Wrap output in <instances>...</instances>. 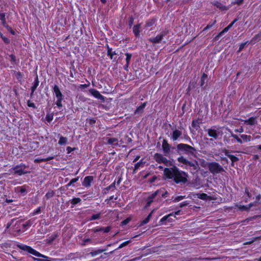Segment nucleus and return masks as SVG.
<instances>
[{
    "label": "nucleus",
    "instance_id": "nucleus-1",
    "mask_svg": "<svg viewBox=\"0 0 261 261\" xmlns=\"http://www.w3.org/2000/svg\"><path fill=\"white\" fill-rule=\"evenodd\" d=\"M164 175L167 178L173 179L176 184H185L188 181V174L179 170L176 167L165 168Z\"/></svg>",
    "mask_w": 261,
    "mask_h": 261
},
{
    "label": "nucleus",
    "instance_id": "nucleus-2",
    "mask_svg": "<svg viewBox=\"0 0 261 261\" xmlns=\"http://www.w3.org/2000/svg\"><path fill=\"white\" fill-rule=\"evenodd\" d=\"M177 161L179 162L190 167L191 173L192 174H194L195 173L197 172L200 169L199 164L196 160H194L193 162H190L181 156L177 159Z\"/></svg>",
    "mask_w": 261,
    "mask_h": 261
},
{
    "label": "nucleus",
    "instance_id": "nucleus-3",
    "mask_svg": "<svg viewBox=\"0 0 261 261\" xmlns=\"http://www.w3.org/2000/svg\"><path fill=\"white\" fill-rule=\"evenodd\" d=\"M176 148L179 153H185L188 155H193L196 151L194 147L184 143L178 144Z\"/></svg>",
    "mask_w": 261,
    "mask_h": 261
},
{
    "label": "nucleus",
    "instance_id": "nucleus-4",
    "mask_svg": "<svg viewBox=\"0 0 261 261\" xmlns=\"http://www.w3.org/2000/svg\"><path fill=\"white\" fill-rule=\"evenodd\" d=\"M207 166L210 172L213 174H217L224 171L223 167L217 162L209 163Z\"/></svg>",
    "mask_w": 261,
    "mask_h": 261
},
{
    "label": "nucleus",
    "instance_id": "nucleus-5",
    "mask_svg": "<svg viewBox=\"0 0 261 261\" xmlns=\"http://www.w3.org/2000/svg\"><path fill=\"white\" fill-rule=\"evenodd\" d=\"M206 131L208 136L213 138L215 140H218L219 136H221L223 134L222 131L220 130L219 128L216 129V126H213L210 128H208Z\"/></svg>",
    "mask_w": 261,
    "mask_h": 261
},
{
    "label": "nucleus",
    "instance_id": "nucleus-6",
    "mask_svg": "<svg viewBox=\"0 0 261 261\" xmlns=\"http://www.w3.org/2000/svg\"><path fill=\"white\" fill-rule=\"evenodd\" d=\"M53 92L57 99L56 104L58 107L61 108L62 107V101L63 99V95L62 94L58 85H55L53 87Z\"/></svg>",
    "mask_w": 261,
    "mask_h": 261
},
{
    "label": "nucleus",
    "instance_id": "nucleus-7",
    "mask_svg": "<svg viewBox=\"0 0 261 261\" xmlns=\"http://www.w3.org/2000/svg\"><path fill=\"white\" fill-rule=\"evenodd\" d=\"M18 247L21 250L26 251L36 256L42 257L44 258H48V257L40 253L30 246L24 245H18Z\"/></svg>",
    "mask_w": 261,
    "mask_h": 261
},
{
    "label": "nucleus",
    "instance_id": "nucleus-8",
    "mask_svg": "<svg viewBox=\"0 0 261 261\" xmlns=\"http://www.w3.org/2000/svg\"><path fill=\"white\" fill-rule=\"evenodd\" d=\"M153 159L157 163L159 164L163 163L166 166H168L171 164V161L164 157L163 154L159 153H155L154 154Z\"/></svg>",
    "mask_w": 261,
    "mask_h": 261
},
{
    "label": "nucleus",
    "instance_id": "nucleus-9",
    "mask_svg": "<svg viewBox=\"0 0 261 261\" xmlns=\"http://www.w3.org/2000/svg\"><path fill=\"white\" fill-rule=\"evenodd\" d=\"M27 166L24 164H21L13 167L12 169L14 171V174L18 175H22L28 173V172L24 171V169Z\"/></svg>",
    "mask_w": 261,
    "mask_h": 261
},
{
    "label": "nucleus",
    "instance_id": "nucleus-10",
    "mask_svg": "<svg viewBox=\"0 0 261 261\" xmlns=\"http://www.w3.org/2000/svg\"><path fill=\"white\" fill-rule=\"evenodd\" d=\"M167 33L166 32H162L160 34L157 35L156 37L149 38L148 39V41L152 43H160L163 39L164 37H165Z\"/></svg>",
    "mask_w": 261,
    "mask_h": 261
},
{
    "label": "nucleus",
    "instance_id": "nucleus-11",
    "mask_svg": "<svg viewBox=\"0 0 261 261\" xmlns=\"http://www.w3.org/2000/svg\"><path fill=\"white\" fill-rule=\"evenodd\" d=\"M162 148L164 154L165 155H168L170 153V146L168 144L167 141L165 139H164L163 141Z\"/></svg>",
    "mask_w": 261,
    "mask_h": 261
},
{
    "label": "nucleus",
    "instance_id": "nucleus-12",
    "mask_svg": "<svg viewBox=\"0 0 261 261\" xmlns=\"http://www.w3.org/2000/svg\"><path fill=\"white\" fill-rule=\"evenodd\" d=\"M90 93L95 98L102 101L105 100V97L102 96L98 91L95 89H90L89 90Z\"/></svg>",
    "mask_w": 261,
    "mask_h": 261
},
{
    "label": "nucleus",
    "instance_id": "nucleus-13",
    "mask_svg": "<svg viewBox=\"0 0 261 261\" xmlns=\"http://www.w3.org/2000/svg\"><path fill=\"white\" fill-rule=\"evenodd\" d=\"M161 193V190H157L153 193H152L149 197L147 199L146 206H149L151 202L153 201V199L159 194Z\"/></svg>",
    "mask_w": 261,
    "mask_h": 261
},
{
    "label": "nucleus",
    "instance_id": "nucleus-14",
    "mask_svg": "<svg viewBox=\"0 0 261 261\" xmlns=\"http://www.w3.org/2000/svg\"><path fill=\"white\" fill-rule=\"evenodd\" d=\"M181 131L178 129H175L172 132L171 134V139L173 141H175L177 140L181 136Z\"/></svg>",
    "mask_w": 261,
    "mask_h": 261
},
{
    "label": "nucleus",
    "instance_id": "nucleus-15",
    "mask_svg": "<svg viewBox=\"0 0 261 261\" xmlns=\"http://www.w3.org/2000/svg\"><path fill=\"white\" fill-rule=\"evenodd\" d=\"M213 5L215 6L221 11H227L229 9V6H225L219 2H214L212 3Z\"/></svg>",
    "mask_w": 261,
    "mask_h": 261
},
{
    "label": "nucleus",
    "instance_id": "nucleus-16",
    "mask_svg": "<svg viewBox=\"0 0 261 261\" xmlns=\"http://www.w3.org/2000/svg\"><path fill=\"white\" fill-rule=\"evenodd\" d=\"M242 121L244 122V124L250 125H254L257 123L256 118L253 117H251L248 119L242 120Z\"/></svg>",
    "mask_w": 261,
    "mask_h": 261
},
{
    "label": "nucleus",
    "instance_id": "nucleus-17",
    "mask_svg": "<svg viewBox=\"0 0 261 261\" xmlns=\"http://www.w3.org/2000/svg\"><path fill=\"white\" fill-rule=\"evenodd\" d=\"M93 180V177L92 176H88L85 177L83 185L86 187H88L90 186L91 181Z\"/></svg>",
    "mask_w": 261,
    "mask_h": 261
},
{
    "label": "nucleus",
    "instance_id": "nucleus-18",
    "mask_svg": "<svg viewBox=\"0 0 261 261\" xmlns=\"http://www.w3.org/2000/svg\"><path fill=\"white\" fill-rule=\"evenodd\" d=\"M146 102H144L143 103L141 106H140L139 107H138L136 110H135V112H134V114L135 115L136 114H142L143 112V110L145 108V107H146Z\"/></svg>",
    "mask_w": 261,
    "mask_h": 261
},
{
    "label": "nucleus",
    "instance_id": "nucleus-19",
    "mask_svg": "<svg viewBox=\"0 0 261 261\" xmlns=\"http://www.w3.org/2000/svg\"><path fill=\"white\" fill-rule=\"evenodd\" d=\"M107 141V143L111 145H113L115 146H117L118 145V139L115 138H108L106 139Z\"/></svg>",
    "mask_w": 261,
    "mask_h": 261
},
{
    "label": "nucleus",
    "instance_id": "nucleus-20",
    "mask_svg": "<svg viewBox=\"0 0 261 261\" xmlns=\"http://www.w3.org/2000/svg\"><path fill=\"white\" fill-rule=\"evenodd\" d=\"M141 24H138L137 25H135L133 27V33H134L136 37H139L140 36V28Z\"/></svg>",
    "mask_w": 261,
    "mask_h": 261
},
{
    "label": "nucleus",
    "instance_id": "nucleus-21",
    "mask_svg": "<svg viewBox=\"0 0 261 261\" xmlns=\"http://www.w3.org/2000/svg\"><path fill=\"white\" fill-rule=\"evenodd\" d=\"M106 250V249H98V250H93L90 253V254L92 256H96V255L97 254H99L101 253H102L104 251H105Z\"/></svg>",
    "mask_w": 261,
    "mask_h": 261
},
{
    "label": "nucleus",
    "instance_id": "nucleus-22",
    "mask_svg": "<svg viewBox=\"0 0 261 261\" xmlns=\"http://www.w3.org/2000/svg\"><path fill=\"white\" fill-rule=\"evenodd\" d=\"M227 130H228L230 132V133L231 134V136L233 137L234 139H236L238 143L240 144L243 143L242 140L241 138H240L237 135L233 134L231 132V131L228 128H227Z\"/></svg>",
    "mask_w": 261,
    "mask_h": 261
},
{
    "label": "nucleus",
    "instance_id": "nucleus-23",
    "mask_svg": "<svg viewBox=\"0 0 261 261\" xmlns=\"http://www.w3.org/2000/svg\"><path fill=\"white\" fill-rule=\"evenodd\" d=\"M207 75L205 73H203L201 77L200 86L203 87L205 83L207 82Z\"/></svg>",
    "mask_w": 261,
    "mask_h": 261
},
{
    "label": "nucleus",
    "instance_id": "nucleus-24",
    "mask_svg": "<svg viewBox=\"0 0 261 261\" xmlns=\"http://www.w3.org/2000/svg\"><path fill=\"white\" fill-rule=\"evenodd\" d=\"M260 39H261V31L259 33H258L257 34L255 35L254 37L252 38V39H251V42L255 43L256 42L259 41Z\"/></svg>",
    "mask_w": 261,
    "mask_h": 261
},
{
    "label": "nucleus",
    "instance_id": "nucleus-25",
    "mask_svg": "<svg viewBox=\"0 0 261 261\" xmlns=\"http://www.w3.org/2000/svg\"><path fill=\"white\" fill-rule=\"evenodd\" d=\"M115 188V181H114L113 183H112L111 185L107 187L106 188L104 189L103 190V193L104 194H107L108 191L112 189H114Z\"/></svg>",
    "mask_w": 261,
    "mask_h": 261
},
{
    "label": "nucleus",
    "instance_id": "nucleus-26",
    "mask_svg": "<svg viewBox=\"0 0 261 261\" xmlns=\"http://www.w3.org/2000/svg\"><path fill=\"white\" fill-rule=\"evenodd\" d=\"M39 83V82L38 77L37 76L35 79L34 85L31 87V91H33V92H34L36 90L37 87L38 86Z\"/></svg>",
    "mask_w": 261,
    "mask_h": 261
},
{
    "label": "nucleus",
    "instance_id": "nucleus-27",
    "mask_svg": "<svg viewBox=\"0 0 261 261\" xmlns=\"http://www.w3.org/2000/svg\"><path fill=\"white\" fill-rule=\"evenodd\" d=\"M67 139L66 137L61 136L60 137V140L59 141V144L62 145H65L67 143Z\"/></svg>",
    "mask_w": 261,
    "mask_h": 261
},
{
    "label": "nucleus",
    "instance_id": "nucleus-28",
    "mask_svg": "<svg viewBox=\"0 0 261 261\" xmlns=\"http://www.w3.org/2000/svg\"><path fill=\"white\" fill-rule=\"evenodd\" d=\"M238 19H239L237 18L234 19L230 24L223 29V32H227L232 27L233 24L238 20Z\"/></svg>",
    "mask_w": 261,
    "mask_h": 261
},
{
    "label": "nucleus",
    "instance_id": "nucleus-29",
    "mask_svg": "<svg viewBox=\"0 0 261 261\" xmlns=\"http://www.w3.org/2000/svg\"><path fill=\"white\" fill-rule=\"evenodd\" d=\"M241 137L243 142H249L251 140V136L247 135H241Z\"/></svg>",
    "mask_w": 261,
    "mask_h": 261
},
{
    "label": "nucleus",
    "instance_id": "nucleus-30",
    "mask_svg": "<svg viewBox=\"0 0 261 261\" xmlns=\"http://www.w3.org/2000/svg\"><path fill=\"white\" fill-rule=\"evenodd\" d=\"M55 194V192L54 191L50 190L47 192L45 194V197L46 199H49V198L53 197Z\"/></svg>",
    "mask_w": 261,
    "mask_h": 261
},
{
    "label": "nucleus",
    "instance_id": "nucleus-31",
    "mask_svg": "<svg viewBox=\"0 0 261 261\" xmlns=\"http://www.w3.org/2000/svg\"><path fill=\"white\" fill-rule=\"evenodd\" d=\"M107 54L108 56H110L111 59H112L113 56L116 55V53L115 51L113 52L112 48L108 46Z\"/></svg>",
    "mask_w": 261,
    "mask_h": 261
},
{
    "label": "nucleus",
    "instance_id": "nucleus-32",
    "mask_svg": "<svg viewBox=\"0 0 261 261\" xmlns=\"http://www.w3.org/2000/svg\"><path fill=\"white\" fill-rule=\"evenodd\" d=\"M152 212H151V213L148 215V216H147V217H146L144 220H143L141 222V225H144V224H145L149 222V220H150V219L151 216V215H152Z\"/></svg>",
    "mask_w": 261,
    "mask_h": 261
},
{
    "label": "nucleus",
    "instance_id": "nucleus-33",
    "mask_svg": "<svg viewBox=\"0 0 261 261\" xmlns=\"http://www.w3.org/2000/svg\"><path fill=\"white\" fill-rule=\"evenodd\" d=\"M155 19H152L149 20L146 23L145 26L146 27H150L152 26L155 23Z\"/></svg>",
    "mask_w": 261,
    "mask_h": 261
},
{
    "label": "nucleus",
    "instance_id": "nucleus-34",
    "mask_svg": "<svg viewBox=\"0 0 261 261\" xmlns=\"http://www.w3.org/2000/svg\"><path fill=\"white\" fill-rule=\"evenodd\" d=\"M126 65H125V68L126 67H128L129 64V61L130 60V59H131V57H132V55L130 54H128V53H126Z\"/></svg>",
    "mask_w": 261,
    "mask_h": 261
},
{
    "label": "nucleus",
    "instance_id": "nucleus-35",
    "mask_svg": "<svg viewBox=\"0 0 261 261\" xmlns=\"http://www.w3.org/2000/svg\"><path fill=\"white\" fill-rule=\"evenodd\" d=\"M200 122L198 120H193L192 123V126L197 129L199 126Z\"/></svg>",
    "mask_w": 261,
    "mask_h": 261
},
{
    "label": "nucleus",
    "instance_id": "nucleus-36",
    "mask_svg": "<svg viewBox=\"0 0 261 261\" xmlns=\"http://www.w3.org/2000/svg\"><path fill=\"white\" fill-rule=\"evenodd\" d=\"M229 158L231 160V161L232 162L231 165L232 166L234 165H233L234 162H236L239 161V159L237 156H236L233 155H232V154L231 155H229Z\"/></svg>",
    "mask_w": 261,
    "mask_h": 261
},
{
    "label": "nucleus",
    "instance_id": "nucleus-37",
    "mask_svg": "<svg viewBox=\"0 0 261 261\" xmlns=\"http://www.w3.org/2000/svg\"><path fill=\"white\" fill-rule=\"evenodd\" d=\"M216 20H215L213 23H210L205 28H204L202 31H205L210 29L216 23Z\"/></svg>",
    "mask_w": 261,
    "mask_h": 261
},
{
    "label": "nucleus",
    "instance_id": "nucleus-38",
    "mask_svg": "<svg viewBox=\"0 0 261 261\" xmlns=\"http://www.w3.org/2000/svg\"><path fill=\"white\" fill-rule=\"evenodd\" d=\"M208 197V196L206 194L202 193L198 195V198L202 200H206Z\"/></svg>",
    "mask_w": 261,
    "mask_h": 261
},
{
    "label": "nucleus",
    "instance_id": "nucleus-39",
    "mask_svg": "<svg viewBox=\"0 0 261 261\" xmlns=\"http://www.w3.org/2000/svg\"><path fill=\"white\" fill-rule=\"evenodd\" d=\"M81 201V199L80 198H73L71 201V203L75 205L79 203Z\"/></svg>",
    "mask_w": 261,
    "mask_h": 261
},
{
    "label": "nucleus",
    "instance_id": "nucleus-40",
    "mask_svg": "<svg viewBox=\"0 0 261 261\" xmlns=\"http://www.w3.org/2000/svg\"><path fill=\"white\" fill-rule=\"evenodd\" d=\"M53 118H54L53 114H47V115L46 116V120L48 122H50L53 120Z\"/></svg>",
    "mask_w": 261,
    "mask_h": 261
},
{
    "label": "nucleus",
    "instance_id": "nucleus-41",
    "mask_svg": "<svg viewBox=\"0 0 261 261\" xmlns=\"http://www.w3.org/2000/svg\"><path fill=\"white\" fill-rule=\"evenodd\" d=\"M173 213H171V214H169V215H168L167 216H165L163 217L161 219L160 222H163L166 221L169 217H170L171 216H173Z\"/></svg>",
    "mask_w": 261,
    "mask_h": 261
},
{
    "label": "nucleus",
    "instance_id": "nucleus-42",
    "mask_svg": "<svg viewBox=\"0 0 261 261\" xmlns=\"http://www.w3.org/2000/svg\"><path fill=\"white\" fill-rule=\"evenodd\" d=\"M185 198V196H177V197H176L174 199H173V201L174 202H178L181 200H182L183 199H184Z\"/></svg>",
    "mask_w": 261,
    "mask_h": 261
},
{
    "label": "nucleus",
    "instance_id": "nucleus-43",
    "mask_svg": "<svg viewBox=\"0 0 261 261\" xmlns=\"http://www.w3.org/2000/svg\"><path fill=\"white\" fill-rule=\"evenodd\" d=\"M79 180V177L72 179L70 182L67 185V186H70Z\"/></svg>",
    "mask_w": 261,
    "mask_h": 261
},
{
    "label": "nucleus",
    "instance_id": "nucleus-44",
    "mask_svg": "<svg viewBox=\"0 0 261 261\" xmlns=\"http://www.w3.org/2000/svg\"><path fill=\"white\" fill-rule=\"evenodd\" d=\"M129 243H130V241H125V242L122 243V244H121L119 245V246L118 247L117 249H121V248H123V247L127 245Z\"/></svg>",
    "mask_w": 261,
    "mask_h": 261
},
{
    "label": "nucleus",
    "instance_id": "nucleus-45",
    "mask_svg": "<svg viewBox=\"0 0 261 261\" xmlns=\"http://www.w3.org/2000/svg\"><path fill=\"white\" fill-rule=\"evenodd\" d=\"M130 220H131V219L130 218H127L125 219V220H124L123 221L121 222V225H126L127 223H128L130 222Z\"/></svg>",
    "mask_w": 261,
    "mask_h": 261
},
{
    "label": "nucleus",
    "instance_id": "nucleus-46",
    "mask_svg": "<svg viewBox=\"0 0 261 261\" xmlns=\"http://www.w3.org/2000/svg\"><path fill=\"white\" fill-rule=\"evenodd\" d=\"M15 75L17 80H18L19 81H21L22 77V74L21 72H16Z\"/></svg>",
    "mask_w": 261,
    "mask_h": 261
},
{
    "label": "nucleus",
    "instance_id": "nucleus-47",
    "mask_svg": "<svg viewBox=\"0 0 261 261\" xmlns=\"http://www.w3.org/2000/svg\"><path fill=\"white\" fill-rule=\"evenodd\" d=\"M100 217V214H95V215H93L91 218H90V220H96V219H99Z\"/></svg>",
    "mask_w": 261,
    "mask_h": 261
},
{
    "label": "nucleus",
    "instance_id": "nucleus-48",
    "mask_svg": "<svg viewBox=\"0 0 261 261\" xmlns=\"http://www.w3.org/2000/svg\"><path fill=\"white\" fill-rule=\"evenodd\" d=\"M134 20V19L133 16H130L128 18V25H129V27H131L132 25H133Z\"/></svg>",
    "mask_w": 261,
    "mask_h": 261
},
{
    "label": "nucleus",
    "instance_id": "nucleus-49",
    "mask_svg": "<svg viewBox=\"0 0 261 261\" xmlns=\"http://www.w3.org/2000/svg\"><path fill=\"white\" fill-rule=\"evenodd\" d=\"M247 43V42H244V43H241L240 45V47H239V50H238V51H241L244 47V46L246 45V44Z\"/></svg>",
    "mask_w": 261,
    "mask_h": 261
},
{
    "label": "nucleus",
    "instance_id": "nucleus-50",
    "mask_svg": "<svg viewBox=\"0 0 261 261\" xmlns=\"http://www.w3.org/2000/svg\"><path fill=\"white\" fill-rule=\"evenodd\" d=\"M28 106L29 107H32L34 109L36 108L35 105L33 102H31L30 100L28 101Z\"/></svg>",
    "mask_w": 261,
    "mask_h": 261
},
{
    "label": "nucleus",
    "instance_id": "nucleus-51",
    "mask_svg": "<svg viewBox=\"0 0 261 261\" xmlns=\"http://www.w3.org/2000/svg\"><path fill=\"white\" fill-rule=\"evenodd\" d=\"M0 35H1L2 39L3 40V41L5 43H9V40L7 38L4 37L2 34H1Z\"/></svg>",
    "mask_w": 261,
    "mask_h": 261
},
{
    "label": "nucleus",
    "instance_id": "nucleus-52",
    "mask_svg": "<svg viewBox=\"0 0 261 261\" xmlns=\"http://www.w3.org/2000/svg\"><path fill=\"white\" fill-rule=\"evenodd\" d=\"M239 208L241 210H244V211H248V207L247 205H246V206H245V205H240L239 207Z\"/></svg>",
    "mask_w": 261,
    "mask_h": 261
},
{
    "label": "nucleus",
    "instance_id": "nucleus-53",
    "mask_svg": "<svg viewBox=\"0 0 261 261\" xmlns=\"http://www.w3.org/2000/svg\"><path fill=\"white\" fill-rule=\"evenodd\" d=\"M10 58V61L11 62L15 63L16 61V58L13 55H10L9 56Z\"/></svg>",
    "mask_w": 261,
    "mask_h": 261
},
{
    "label": "nucleus",
    "instance_id": "nucleus-54",
    "mask_svg": "<svg viewBox=\"0 0 261 261\" xmlns=\"http://www.w3.org/2000/svg\"><path fill=\"white\" fill-rule=\"evenodd\" d=\"M141 164H142V163L140 162H138L137 163H136L134 167V171L138 169Z\"/></svg>",
    "mask_w": 261,
    "mask_h": 261
},
{
    "label": "nucleus",
    "instance_id": "nucleus-55",
    "mask_svg": "<svg viewBox=\"0 0 261 261\" xmlns=\"http://www.w3.org/2000/svg\"><path fill=\"white\" fill-rule=\"evenodd\" d=\"M41 212V207H39L36 210L34 211V212L33 213V215H37L38 214H39Z\"/></svg>",
    "mask_w": 261,
    "mask_h": 261
},
{
    "label": "nucleus",
    "instance_id": "nucleus-56",
    "mask_svg": "<svg viewBox=\"0 0 261 261\" xmlns=\"http://www.w3.org/2000/svg\"><path fill=\"white\" fill-rule=\"evenodd\" d=\"M244 0H234V2L232 3L233 4L240 5L241 4Z\"/></svg>",
    "mask_w": 261,
    "mask_h": 261
},
{
    "label": "nucleus",
    "instance_id": "nucleus-57",
    "mask_svg": "<svg viewBox=\"0 0 261 261\" xmlns=\"http://www.w3.org/2000/svg\"><path fill=\"white\" fill-rule=\"evenodd\" d=\"M32 224V223L30 220L28 221L25 224H23V226L24 227H26L28 226H30Z\"/></svg>",
    "mask_w": 261,
    "mask_h": 261
},
{
    "label": "nucleus",
    "instance_id": "nucleus-58",
    "mask_svg": "<svg viewBox=\"0 0 261 261\" xmlns=\"http://www.w3.org/2000/svg\"><path fill=\"white\" fill-rule=\"evenodd\" d=\"M257 217H258L257 216H253L252 217H250L249 218H247V219H245L244 220V222H248L249 221L252 220L256 218Z\"/></svg>",
    "mask_w": 261,
    "mask_h": 261
},
{
    "label": "nucleus",
    "instance_id": "nucleus-59",
    "mask_svg": "<svg viewBox=\"0 0 261 261\" xmlns=\"http://www.w3.org/2000/svg\"><path fill=\"white\" fill-rule=\"evenodd\" d=\"M188 204H189V203L187 201H185L180 204L179 207H182L184 206L188 205Z\"/></svg>",
    "mask_w": 261,
    "mask_h": 261
},
{
    "label": "nucleus",
    "instance_id": "nucleus-60",
    "mask_svg": "<svg viewBox=\"0 0 261 261\" xmlns=\"http://www.w3.org/2000/svg\"><path fill=\"white\" fill-rule=\"evenodd\" d=\"M223 152L224 153V154L229 158V155H231V154H230L229 153V150H227V149H224L223 150Z\"/></svg>",
    "mask_w": 261,
    "mask_h": 261
},
{
    "label": "nucleus",
    "instance_id": "nucleus-61",
    "mask_svg": "<svg viewBox=\"0 0 261 261\" xmlns=\"http://www.w3.org/2000/svg\"><path fill=\"white\" fill-rule=\"evenodd\" d=\"M225 32H223V30L222 31H221V32H220L215 37V39L216 40H218L219 37H220L221 36H222V35Z\"/></svg>",
    "mask_w": 261,
    "mask_h": 261
},
{
    "label": "nucleus",
    "instance_id": "nucleus-62",
    "mask_svg": "<svg viewBox=\"0 0 261 261\" xmlns=\"http://www.w3.org/2000/svg\"><path fill=\"white\" fill-rule=\"evenodd\" d=\"M234 132L236 133H243L244 132V129L242 127H241L238 129H235Z\"/></svg>",
    "mask_w": 261,
    "mask_h": 261
},
{
    "label": "nucleus",
    "instance_id": "nucleus-63",
    "mask_svg": "<svg viewBox=\"0 0 261 261\" xmlns=\"http://www.w3.org/2000/svg\"><path fill=\"white\" fill-rule=\"evenodd\" d=\"M34 162L35 163H39L41 162H45V159H36L35 160Z\"/></svg>",
    "mask_w": 261,
    "mask_h": 261
},
{
    "label": "nucleus",
    "instance_id": "nucleus-64",
    "mask_svg": "<svg viewBox=\"0 0 261 261\" xmlns=\"http://www.w3.org/2000/svg\"><path fill=\"white\" fill-rule=\"evenodd\" d=\"M5 19V13H0V20L1 21L4 20Z\"/></svg>",
    "mask_w": 261,
    "mask_h": 261
}]
</instances>
